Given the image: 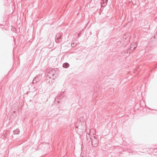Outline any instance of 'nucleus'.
Returning a JSON list of instances; mask_svg holds the SVG:
<instances>
[{
  "mask_svg": "<svg viewBox=\"0 0 157 157\" xmlns=\"http://www.w3.org/2000/svg\"><path fill=\"white\" fill-rule=\"evenodd\" d=\"M69 66V64L67 63H65L63 64V67L64 68H67Z\"/></svg>",
  "mask_w": 157,
  "mask_h": 157,
  "instance_id": "0eeeda50",
  "label": "nucleus"
},
{
  "mask_svg": "<svg viewBox=\"0 0 157 157\" xmlns=\"http://www.w3.org/2000/svg\"><path fill=\"white\" fill-rule=\"evenodd\" d=\"M52 78H48L47 77H46L45 78V81L47 83L50 84L51 82H52Z\"/></svg>",
  "mask_w": 157,
  "mask_h": 157,
  "instance_id": "423d86ee",
  "label": "nucleus"
},
{
  "mask_svg": "<svg viewBox=\"0 0 157 157\" xmlns=\"http://www.w3.org/2000/svg\"><path fill=\"white\" fill-rule=\"evenodd\" d=\"M80 33H79L78 34V36H79V35H80Z\"/></svg>",
  "mask_w": 157,
  "mask_h": 157,
  "instance_id": "9d476101",
  "label": "nucleus"
},
{
  "mask_svg": "<svg viewBox=\"0 0 157 157\" xmlns=\"http://www.w3.org/2000/svg\"><path fill=\"white\" fill-rule=\"evenodd\" d=\"M108 0H101V7H105L107 4Z\"/></svg>",
  "mask_w": 157,
  "mask_h": 157,
  "instance_id": "20e7f679",
  "label": "nucleus"
},
{
  "mask_svg": "<svg viewBox=\"0 0 157 157\" xmlns=\"http://www.w3.org/2000/svg\"><path fill=\"white\" fill-rule=\"evenodd\" d=\"M80 33H79L78 34V36H79V35H80Z\"/></svg>",
  "mask_w": 157,
  "mask_h": 157,
  "instance_id": "9b49d317",
  "label": "nucleus"
},
{
  "mask_svg": "<svg viewBox=\"0 0 157 157\" xmlns=\"http://www.w3.org/2000/svg\"><path fill=\"white\" fill-rule=\"evenodd\" d=\"M56 43L60 42L62 40V34L61 33H58L56 36Z\"/></svg>",
  "mask_w": 157,
  "mask_h": 157,
  "instance_id": "7ed1b4c3",
  "label": "nucleus"
},
{
  "mask_svg": "<svg viewBox=\"0 0 157 157\" xmlns=\"http://www.w3.org/2000/svg\"><path fill=\"white\" fill-rule=\"evenodd\" d=\"M57 76V72L55 70L51 69L48 73L46 77L48 78H52L53 80Z\"/></svg>",
  "mask_w": 157,
  "mask_h": 157,
  "instance_id": "f257e3e1",
  "label": "nucleus"
},
{
  "mask_svg": "<svg viewBox=\"0 0 157 157\" xmlns=\"http://www.w3.org/2000/svg\"><path fill=\"white\" fill-rule=\"evenodd\" d=\"M93 138L94 139H93V137L91 138L90 139L92 140V145L94 147H97L98 145V141L97 139H96L94 136Z\"/></svg>",
  "mask_w": 157,
  "mask_h": 157,
  "instance_id": "f03ea898",
  "label": "nucleus"
},
{
  "mask_svg": "<svg viewBox=\"0 0 157 157\" xmlns=\"http://www.w3.org/2000/svg\"><path fill=\"white\" fill-rule=\"evenodd\" d=\"M136 47H134V49H135L136 48Z\"/></svg>",
  "mask_w": 157,
  "mask_h": 157,
  "instance_id": "f8f14e48",
  "label": "nucleus"
},
{
  "mask_svg": "<svg viewBox=\"0 0 157 157\" xmlns=\"http://www.w3.org/2000/svg\"><path fill=\"white\" fill-rule=\"evenodd\" d=\"M39 75H37L34 78L32 82L33 84L39 82L40 80V79L39 78Z\"/></svg>",
  "mask_w": 157,
  "mask_h": 157,
  "instance_id": "39448f33",
  "label": "nucleus"
},
{
  "mask_svg": "<svg viewBox=\"0 0 157 157\" xmlns=\"http://www.w3.org/2000/svg\"><path fill=\"white\" fill-rule=\"evenodd\" d=\"M19 132L20 131L18 129H16L13 131V132L15 134H18L19 133Z\"/></svg>",
  "mask_w": 157,
  "mask_h": 157,
  "instance_id": "6e6552de",
  "label": "nucleus"
},
{
  "mask_svg": "<svg viewBox=\"0 0 157 157\" xmlns=\"http://www.w3.org/2000/svg\"><path fill=\"white\" fill-rule=\"evenodd\" d=\"M75 44V43H72L71 44V46L72 47H74L75 45H74Z\"/></svg>",
  "mask_w": 157,
  "mask_h": 157,
  "instance_id": "1a4fd4ad",
  "label": "nucleus"
},
{
  "mask_svg": "<svg viewBox=\"0 0 157 157\" xmlns=\"http://www.w3.org/2000/svg\"><path fill=\"white\" fill-rule=\"evenodd\" d=\"M155 149H155V148H154V150H155Z\"/></svg>",
  "mask_w": 157,
  "mask_h": 157,
  "instance_id": "ddd939ff",
  "label": "nucleus"
}]
</instances>
